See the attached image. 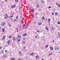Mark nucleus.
Listing matches in <instances>:
<instances>
[{
    "label": "nucleus",
    "mask_w": 60,
    "mask_h": 60,
    "mask_svg": "<svg viewBox=\"0 0 60 60\" xmlns=\"http://www.w3.org/2000/svg\"><path fill=\"white\" fill-rule=\"evenodd\" d=\"M8 18V15H7V14L6 13L5 15V19H7Z\"/></svg>",
    "instance_id": "1"
},
{
    "label": "nucleus",
    "mask_w": 60,
    "mask_h": 60,
    "mask_svg": "<svg viewBox=\"0 0 60 60\" xmlns=\"http://www.w3.org/2000/svg\"><path fill=\"white\" fill-rule=\"evenodd\" d=\"M5 22H2V23L1 24V26H4V25H5Z\"/></svg>",
    "instance_id": "2"
},
{
    "label": "nucleus",
    "mask_w": 60,
    "mask_h": 60,
    "mask_svg": "<svg viewBox=\"0 0 60 60\" xmlns=\"http://www.w3.org/2000/svg\"><path fill=\"white\" fill-rule=\"evenodd\" d=\"M5 38V35H4L2 39V40H4Z\"/></svg>",
    "instance_id": "3"
},
{
    "label": "nucleus",
    "mask_w": 60,
    "mask_h": 60,
    "mask_svg": "<svg viewBox=\"0 0 60 60\" xmlns=\"http://www.w3.org/2000/svg\"><path fill=\"white\" fill-rule=\"evenodd\" d=\"M29 26V25H28V24L25 27V28H27Z\"/></svg>",
    "instance_id": "4"
},
{
    "label": "nucleus",
    "mask_w": 60,
    "mask_h": 60,
    "mask_svg": "<svg viewBox=\"0 0 60 60\" xmlns=\"http://www.w3.org/2000/svg\"><path fill=\"white\" fill-rule=\"evenodd\" d=\"M15 6H16V5H13L11 6V7L12 8H14V7H15Z\"/></svg>",
    "instance_id": "5"
},
{
    "label": "nucleus",
    "mask_w": 60,
    "mask_h": 60,
    "mask_svg": "<svg viewBox=\"0 0 60 60\" xmlns=\"http://www.w3.org/2000/svg\"><path fill=\"white\" fill-rule=\"evenodd\" d=\"M10 40H9L8 41H7V43L8 44H10Z\"/></svg>",
    "instance_id": "6"
},
{
    "label": "nucleus",
    "mask_w": 60,
    "mask_h": 60,
    "mask_svg": "<svg viewBox=\"0 0 60 60\" xmlns=\"http://www.w3.org/2000/svg\"><path fill=\"white\" fill-rule=\"evenodd\" d=\"M11 60H15L16 59L15 58H12L10 59Z\"/></svg>",
    "instance_id": "7"
},
{
    "label": "nucleus",
    "mask_w": 60,
    "mask_h": 60,
    "mask_svg": "<svg viewBox=\"0 0 60 60\" xmlns=\"http://www.w3.org/2000/svg\"><path fill=\"white\" fill-rule=\"evenodd\" d=\"M18 38H21V36L20 35H18Z\"/></svg>",
    "instance_id": "8"
},
{
    "label": "nucleus",
    "mask_w": 60,
    "mask_h": 60,
    "mask_svg": "<svg viewBox=\"0 0 60 60\" xmlns=\"http://www.w3.org/2000/svg\"><path fill=\"white\" fill-rule=\"evenodd\" d=\"M34 53L33 52H32L30 55H31V56H33L34 55Z\"/></svg>",
    "instance_id": "9"
},
{
    "label": "nucleus",
    "mask_w": 60,
    "mask_h": 60,
    "mask_svg": "<svg viewBox=\"0 0 60 60\" xmlns=\"http://www.w3.org/2000/svg\"><path fill=\"white\" fill-rule=\"evenodd\" d=\"M50 49H51V50H53V47H50Z\"/></svg>",
    "instance_id": "10"
},
{
    "label": "nucleus",
    "mask_w": 60,
    "mask_h": 60,
    "mask_svg": "<svg viewBox=\"0 0 60 60\" xmlns=\"http://www.w3.org/2000/svg\"><path fill=\"white\" fill-rule=\"evenodd\" d=\"M37 8H39V4H37Z\"/></svg>",
    "instance_id": "11"
},
{
    "label": "nucleus",
    "mask_w": 60,
    "mask_h": 60,
    "mask_svg": "<svg viewBox=\"0 0 60 60\" xmlns=\"http://www.w3.org/2000/svg\"><path fill=\"white\" fill-rule=\"evenodd\" d=\"M45 29H46L48 31H49V29L48 28V27H45Z\"/></svg>",
    "instance_id": "12"
},
{
    "label": "nucleus",
    "mask_w": 60,
    "mask_h": 60,
    "mask_svg": "<svg viewBox=\"0 0 60 60\" xmlns=\"http://www.w3.org/2000/svg\"><path fill=\"white\" fill-rule=\"evenodd\" d=\"M52 30H54L55 29V28L54 27H53L52 29Z\"/></svg>",
    "instance_id": "13"
},
{
    "label": "nucleus",
    "mask_w": 60,
    "mask_h": 60,
    "mask_svg": "<svg viewBox=\"0 0 60 60\" xmlns=\"http://www.w3.org/2000/svg\"><path fill=\"white\" fill-rule=\"evenodd\" d=\"M48 21L49 22L50 21V19L49 18L48 19Z\"/></svg>",
    "instance_id": "14"
},
{
    "label": "nucleus",
    "mask_w": 60,
    "mask_h": 60,
    "mask_svg": "<svg viewBox=\"0 0 60 60\" xmlns=\"http://www.w3.org/2000/svg\"><path fill=\"white\" fill-rule=\"evenodd\" d=\"M55 50H58V48H55Z\"/></svg>",
    "instance_id": "15"
},
{
    "label": "nucleus",
    "mask_w": 60,
    "mask_h": 60,
    "mask_svg": "<svg viewBox=\"0 0 60 60\" xmlns=\"http://www.w3.org/2000/svg\"><path fill=\"white\" fill-rule=\"evenodd\" d=\"M42 19H45V18L44 16H42Z\"/></svg>",
    "instance_id": "16"
},
{
    "label": "nucleus",
    "mask_w": 60,
    "mask_h": 60,
    "mask_svg": "<svg viewBox=\"0 0 60 60\" xmlns=\"http://www.w3.org/2000/svg\"><path fill=\"white\" fill-rule=\"evenodd\" d=\"M55 14L56 16L57 15H58V13L57 12L55 13Z\"/></svg>",
    "instance_id": "17"
},
{
    "label": "nucleus",
    "mask_w": 60,
    "mask_h": 60,
    "mask_svg": "<svg viewBox=\"0 0 60 60\" xmlns=\"http://www.w3.org/2000/svg\"><path fill=\"white\" fill-rule=\"evenodd\" d=\"M26 35H27V34H26V33H25V34H24V35H23V36H24Z\"/></svg>",
    "instance_id": "18"
},
{
    "label": "nucleus",
    "mask_w": 60,
    "mask_h": 60,
    "mask_svg": "<svg viewBox=\"0 0 60 60\" xmlns=\"http://www.w3.org/2000/svg\"><path fill=\"white\" fill-rule=\"evenodd\" d=\"M15 38H14V37H13V40L14 41H15Z\"/></svg>",
    "instance_id": "19"
},
{
    "label": "nucleus",
    "mask_w": 60,
    "mask_h": 60,
    "mask_svg": "<svg viewBox=\"0 0 60 60\" xmlns=\"http://www.w3.org/2000/svg\"><path fill=\"white\" fill-rule=\"evenodd\" d=\"M41 22H39L38 23V25H41Z\"/></svg>",
    "instance_id": "20"
},
{
    "label": "nucleus",
    "mask_w": 60,
    "mask_h": 60,
    "mask_svg": "<svg viewBox=\"0 0 60 60\" xmlns=\"http://www.w3.org/2000/svg\"><path fill=\"white\" fill-rule=\"evenodd\" d=\"M52 54H53V53H50L49 55H52Z\"/></svg>",
    "instance_id": "21"
},
{
    "label": "nucleus",
    "mask_w": 60,
    "mask_h": 60,
    "mask_svg": "<svg viewBox=\"0 0 60 60\" xmlns=\"http://www.w3.org/2000/svg\"><path fill=\"white\" fill-rule=\"evenodd\" d=\"M2 31H3V32H4V29H2Z\"/></svg>",
    "instance_id": "22"
},
{
    "label": "nucleus",
    "mask_w": 60,
    "mask_h": 60,
    "mask_svg": "<svg viewBox=\"0 0 60 60\" xmlns=\"http://www.w3.org/2000/svg\"><path fill=\"white\" fill-rule=\"evenodd\" d=\"M1 53H4V50H2L1 51Z\"/></svg>",
    "instance_id": "23"
},
{
    "label": "nucleus",
    "mask_w": 60,
    "mask_h": 60,
    "mask_svg": "<svg viewBox=\"0 0 60 60\" xmlns=\"http://www.w3.org/2000/svg\"><path fill=\"white\" fill-rule=\"evenodd\" d=\"M8 26H11V25L9 23H8Z\"/></svg>",
    "instance_id": "24"
},
{
    "label": "nucleus",
    "mask_w": 60,
    "mask_h": 60,
    "mask_svg": "<svg viewBox=\"0 0 60 60\" xmlns=\"http://www.w3.org/2000/svg\"><path fill=\"white\" fill-rule=\"evenodd\" d=\"M15 2H16V3H17V2H18V0H15Z\"/></svg>",
    "instance_id": "25"
},
{
    "label": "nucleus",
    "mask_w": 60,
    "mask_h": 60,
    "mask_svg": "<svg viewBox=\"0 0 60 60\" xmlns=\"http://www.w3.org/2000/svg\"><path fill=\"white\" fill-rule=\"evenodd\" d=\"M18 60H22L20 58H19L18 59Z\"/></svg>",
    "instance_id": "26"
},
{
    "label": "nucleus",
    "mask_w": 60,
    "mask_h": 60,
    "mask_svg": "<svg viewBox=\"0 0 60 60\" xmlns=\"http://www.w3.org/2000/svg\"><path fill=\"white\" fill-rule=\"evenodd\" d=\"M41 2L43 4V0H41Z\"/></svg>",
    "instance_id": "27"
},
{
    "label": "nucleus",
    "mask_w": 60,
    "mask_h": 60,
    "mask_svg": "<svg viewBox=\"0 0 60 60\" xmlns=\"http://www.w3.org/2000/svg\"><path fill=\"white\" fill-rule=\"evenodd\" d=\"M48 46H49V45H47L46 46V48H47V47H48Z\"/></svg>",
    "instance_id": "28"
},
{
    "label": "nucleus",
    "mask_w": 60,
    "mask_h": 60,
    "mask_svg": "<svg viewBox=\"0 0 60 60\" xmlns=\"http://www.w3.org/2000/svg\"><path fill=\"white\" fill-rule=\"evenodd\" d=\"M4 57H6V56L5 55H4Z\"/></svg>",
    "instance_id": "29"
},
{
    "label": "nucleus",
    "mask_w": 60,
    "mask_h": 60,
    "mask_svg": "<svg viewBox=\"0 0 60 60\" xmlns=\"http://www.w3.org/2000/svg\"><path fill=\"white\" fill-rule=\"evenodd\" d=\"M34 14H33V15H32V18H34Z\"/></svg>",
    "instance_id": "30"
},
{
    "label": "nucleus",
    "mask_w": 60,
    "mask_h": 60,
    "mask_svg": "<svg viewBox=\"0 0 60 60\" xmlns=\"http://www.w3.org/2000/svg\"><path fill=\"white\" fill-rule=\"evenodd\" d=\"M34 11V9H32V12H33Z\"/></svg>",
    "instance_id": "31"
},
{
    "label": "nucleus",
    "mask_w": 60,
    "mask_h": 60,
    "mask_svg": "<svg viewBox=\"0 0 60 60\" xmlns=\"http://www.w3.org/2000/svg\"><path fill=\"white\" fill-rule=\"evenodd\" d=\"M11 36H10L9 37V38H11Z\"/></svg>",
    "instance_id": "32"
},
{
    "label": "nucleus",
    "mask_w": 60,
    "mask_h": 60,
    "mask_svg": "<svg viewBox=\"0 0 60 60\" xmlns=\"http://www.w3.org/2000/svg\"><path fill=\"white\" fill-rule=\"evenodd\" d=\"M58 25H59V24H60V22H58Z\"/></svg>",
    "instance_id": "33"
},
{
    "label": "nucleus",
    "mask_w": 60,
    "mask_h": 60,
    "mask_svg": "<svg viewBox=\"0 0 60 60\" xmlns=\"http://www.w3.org/2000/svg\"><path fill=\"white\" fill-rule=\"evenodd\" d=\"M5 52L6 53H7V50H5Z\"/></svg>",
    "instance_id": "34"
},
{
    "label": "nucleus",
    "mask_w": 60,
    "mask_h": 60,
    "mask_svg": "<svg viewBox=\"0 0 60 60\" xmlns=\"http://www.w3.org/2000/svg\"><path fill=\"white\" fill-rule=\"evenodd\" d=\"M23 49H26V46H24L23 47Z\"/></svg>",
    "instance_id": "35"
},
{
    "label": "nucleus",
    "mask_w": 60,
    "mask_h": 60,
    "mask_svg": "<svg viewBox=\"0 0 60 60\" xmlns=\"http://www.w3.org/2000/svg\"><path fill=\"white\" fill-rule=\"evenodd\" d=\"M36 58H38V57H39V56H36Z\"/></svg>",
    "instance_id": "36"
},
{
    "label": "nucleus",
    "mask_w": 60,
    "mask_h": 60,
    "mask_svg": "<svg viewBox=\"0 0 60 60\" xmlns=\"http://www.w3.org/2000/svg\"><path fill=\"white\" fill-rule=\"evenodd\" d=\"M37 32H38V33H39L40 32V31H39V30H37Z\"/></svg>",
    "instance_id": "37"
},
{
    "label": "nucleus",
    "mask_w": 60,
    "mask_h": 60,
    "mask_svg": "<svg viewBox=\"0 0 60 60\" xmlns=\"http://www.w3.org/2000/svg\"><path fill=\"white\" fill-rule=\"evenodd\" d=\"M51 8V7L50 6L49 7H48V8Z\"/></svg>",
    "instance_id": "38"
},
{
    "label": "nucleus",
    "mask_w": 60,
    "mask_h": 60,
    "mask_svg": "<svg viewBox=\"0 0 60 60\" xmlns=\"http://www.w3.org/2000/svg\"><path fill=\"white\" fill-rule=\"evenodd\" d=\"M20 41V39H19V40H18V42H19V41Z\"/></svg>",
    "instance_id": "39"
},
{
    "label": "nucleus",
    "mask_w": 60,
    "mask_h": 60,
    "mask_svg": "<svg viewBox=\"0 0 60 60\" xmlns=\"http://www.w3.org/2000/svg\"><path fill=\"white\" fill-rule=\"evenodd\" d=\"M16 18V19H18V16H17Z\"/></svg>",
    "instance_id": "40"
},
{
    "label": "nucleus",
    "mask_w": 60,
    "mask_h": 60,
    "mask_svg": "<svg viewBox=\"0 0 60 60\" xmlns=\"http://www.w3.org/2000/svg\"><path fill=\"white\" fill-rule=\"evenodd\" d=\"M23 27H24L25 26V24H23Z\"/></svg>",
    "instance_id": "41"
},
{
    "label": "nucleus",
    "mask_w": 60,
    "mask_h": 60,
    "mask_svg": "<svg viewBox=\"0 0 60 60\" xmlns=\"http://www.w3.org/2000/svg\"><path fill=\"white\" fill-rule=\"evenodd\" d=\"M2 47H0V49H2Z\"/></svg>",
    "instance_id": "42"
},
{
    "label": "nucleus",
    "mask_w": 60,
    "mask_h": 60,
    "mask_svg": "<svg viewBox=\"0 0 60 60\" xmlns=\"http://www.w3.org/2000/svg\"><path fill=\"white\" fill-rule=\"evenodd\" d=\"M14 20L15 21H17V19H15Z\"/></svg>",
    "instance_id": "43"
},
{
    "label": "nucleus",
    "mask_w": 60,
    "mask_h": 60,
    "mask_svg": "<svg viewBox=\"0 0 60 60\" xmlns=\"http://www.w3.org/2000/svg\"><path fill=\"white\" fill-rule=\"evenodd\" d=\"M5 2H7V0H5Z\"/></svg>",
    "instance_id": "44"
},
{
    "label": "nucleus",
    "mask_w": 60,
    "mask_h": 60,
    "mask_svg": "<svg viewBox=\"0 0 60 60\" xmlns=\"http://www.w3.org/2000/svg\"><path fill=\"white\" fill-rule=\"evenodd\" d=\"M38 11H41V9H39V10H38Z\"/></svg>",
    "instance_id": "45"
},
{
    "label": "nucleus",
    "mask_w": 60,
    "mask_h": 60,
    "mask_svg": "<svg viewBox=\"0 0 60 60\" xmlns=\"http://www.w3.org/2000/svg\"><path fill=\"white\" fill-rule=\"evenodd\" d=\"M11 17H13V16H11V17H9V18H11Z\"/></svg>",
    "instance_id": "46"
},
{
    "label": "nucleus",
    "mask_w": 60,
    "mask_h": 60,
    "mask_svg": "<svg viewBox=\"0 0 60 60\" xmlns=\"http://www.w3.org/2000/svg\"><path fill=\"white\" fill-rule=\"evenodd\" d=\"M52 15H54V13H52Z\"/></svg>",
    "instance_id": "47"
},
{
    "label": "nucleus",
    "mask_w": 60,
    "mask_h": 60,
    "mask_svg": "<svg viewBox=\"0 0 60 60\" xmlns=\"http://www.w3.org/2000/svg\"><path fill=\"white\" fill-rule=\"evenodd\" d=\"M58 6H59V7L60 8V5H58Z\"/></svg>",
    "instance_id": "48"
},
{
    "label": "nucleus",
    "mask_w": 60,
    "mask_h": 60,
    "mask_svg": "<svg viewBox=\"0 0 60 60\" xmlns=\"http://www.w3.org/2000/svg\"><path fill=\"white\" fill-rule=\"evenodd\" d=\"M41 60H44V59L43 58H42V59H41Z\"/></svg>",
    "instance_id": "49"
},
{
    "label": "nucleus",
    "mask_w": 60,
    "mask_h": 60,
    "mask_svg": "<svg viewBox=\"0 0 60 60\" xmlns=\"http://www.w3.org/2000/svg\"><path fill=\"white\" fill-rule=\"evenodd\" d=\"M35 33L36 34H37V33H36V32H35Z\"/></svg>",
    "instance_id": "50"
},
{
    "label": "nucleus",
    "mask_w": 60,
    "mask_h": 60,
    "mask_svg": "<svg viewBox=\"0 0 60 60\" xmlns=\"http://www.w3.org/2000/svg\"><path fill=\"white\" fill-rule=\"evenodd\" d=\"M56 5H58V4H57V3H56Z\"/></svg>",
    "instance_id": "51"
},
{
    "label": "nucleus",
    "mask_w": 60,
    "mask_h": 60,
    "mask_svg": "<svg viewBox=\"0 0 60 60\" xmlns=\"http://www.w3.org/2000/svg\"><path fill=\"white\" fill-rule=\"evenodd\" d=\"M53 42H55V41H54V40H53Z\"/></svg>",
    "instance_id": "52"
},
{
    "label": "nucleus",
    "mask_w": 60,
    "mask_h": 60,
    "mask_svg": "<svg viewBox=\"0 0 60 60\" xmlns=\"http://www.w3.org/2000/svg\"><path fill=\"white\" fill-rule=\"evenodd\" d=\"M34 24H35L36 23V22H34Z\"/></svg>",
    "instance_id": "53"
},
{
    "label": "nucleus",
    "mask_w": 60,
    "mask_h": 60,
    "mask_svg": "<svg viewBox=\"0 0 60 60\" xmlns=\"http://www.w3.org/2000/svg\"><path fill=\"white\" fill-rule=\"evenodd\" d=\"M17 31H18V28H17Z\"/></svg>",
    "instance_id": "54"
},
{
    "label": "nucleus",
    "mask_w": 60,
    "mask_h": 60,
    "mask_svg": "<svg viewBox=\"0 0 60 60\" xmlns=\"http://www.w3.org/2000/svg\"><path fill=\"white\" fill-rule=\"evenodd\" d=\"M24 43H25V41H24Z\"/></svg>",
    "instance_id": "55"
},
{
    "label": "nucleus",
    "mask_w": 60,
    "mask_h": 60,
    "mask_svg": "<svg viewBox=\"0 0 60 60\" xmlns=\"http://www.w3.org/2000/svg\"><path fill=\"white\" fill-rule=\"evenodd\" d=\"M6 47H7V45H6Z\"/></svg>",
    "instance_id": "56"
},
{
    "label": "nucleus",
    "mask_w": 60,
    "mask_h": 60,
    "mask_svg": "<svg viewBox=\"0 0 60 60\" xmlns=\"http://www.w3.org/2000/svg\"><path fill=\"white\" fill-rule=\"evenodd\" d=\"M36 14H37V13H36Z\"/></svg>",
    "instance_id": "57"
},
{
    "label": "nucleus",
    "mask_w": 60,
    "mask_h": 60,
    "mask_svg": "<svg viewBox=\"0 0 60 60\" xmlns=\"http://www.w3.org/2000/svg\"><path fill=\"white\" fill-rule=\"evenodd\" d=\"M49 24L50 25V23H49Z\"/></svg>",
    "instance_id": "58"
},
{
    "label": "nucleus",
    "mask_w": 60,
    "mask_h": 60,
    "mask_svg": "<svg viewBox=\"0 0 60 60\" xmlns=\"http://www.w3.org/2000/svg\"><path fill=\"white\" fill-rule=\"evenodd\" d=\"M37 38V37H36V38Z\"/></svg>",
    "instance_id": "59"
},
{
    "label": "nucleus",
    "mask_w": 60,
    "mask_h": 60,
    "mask_svg": "<svg viewBox=\"0 0 60 60\" xmlns=\"http://www.w3.org/2000/svg\"><path fill=\"white\" fill-rule=\"evenodd\" d=\"M1 29V27L0 26V29Z\"/></svg>",
    "instance_id": "60"
},
{
    "label": "nucleus",
    "mask_w": 60,
    "mask_h": 60,
    "mask_svg": "<svg viewBox=\"0 0 60 60\" xmlns=\"http://www.w3.org/2000/svg\"><path fill=\"white\" fill-rule=\"evenodd\" d=\"M46 20H47V19H46Z\"/></svg>",
    "instance_id": "61"
},
{
    "label": "nucleus",
    "mask_w": 60,
    "mask_h": 60,
    "mask_svg": "<svg viewBox=\"0 0 60 60\" xmlns=\"http://www.w3.org/2000/svg\"><path fill=\"white\" fill-rule=\"evenodd\" d=\"M52 1H54V0H52Z\"/></svg>",
    "instance_id": "62"
},
{
    "label": "nucleus",
    "mask_w": 60,
    "mask_h": 60,
    "mask_svg": "<svg viewBox=\"0 0 60 60\" xmlns=\"http://www.w3.org/2000/svg\"><path fill=\"white\" fill-rule=\"evenodd\" d=\"M11 19H12V18H11Z\"/></svg>",
    "instance_id": "63"
},
{
    "label": "nucleus",
    "mask_w": 60,
    "mask_h": 60,
    "mask_svg": "<svg viewBox=\"0 0 60 60\" xmlns=\"http://www.w3.org/2000/svg\"><path fill=\"white\" fill-rule=\"evenodd\" d=\"M17 32H18V31H17Z\"/></svg>",
    "instance_id": "64"
}]
</instances>
